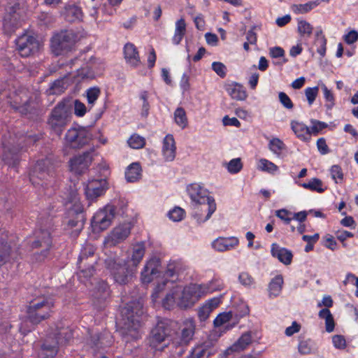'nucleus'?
Listing matches in <instances>:
<instances>
[{
	"label": "nucleus",
	"mask_w": 358,
	"mask_h": 358,
	"mask_svg": "<svg viewBox=\"0 0 358 358\" xmlns=\"http://www.w3.org/2000/svg\"><path fill=\"white\" fill-rule=\"evenodd\" d=\"M269 150L277 157H282V153L287 150V146L279 138H273L268 144Z\"/></svg>",
	"instance_id": "38"
},
{
	"label": "nucleus",
	"mask_w": 358,
	"mask_h": 358,
	"mask_svg": "<svg viewBox=\"0 0 358 358\" xmlns=\"http://www.w3.org/2000/svg\"><path fill=\"white\" fill-rule=\"evenodd\" d=\"M69 75L68 73L52 83L48 89L49 94H59L63 92L69 85Z\"/></svg>",
	"instance_id": "33"
},
{
	"label": "nucleus",
	"mask_w": 358,
	"mask_h": 358,
	"mask_svg": "<svg viewBox=\"0 0 358 358\" xmlns=\"http://www.w3.org/2000/svg\"><path fill=\"white\" fill-rule=\"evenodd\" d=\"M104 264L114 282L120 285H127L131 282L136 273V270L128 262L120 259L115 255L107 257Z\"/></svg>",
	"instance_id": "6"
},
{
	"label": "nucleus",
	"mask_w": 358,
	"mask_h": 358,
	"mask_svg": "<svg viewBox=\"0 0 358 358\" xmlns=\"http://www.w3.org/2000/svg\"><path fill=\"white\" fill-rule=\"evenodd\" d=\"M176 147L171 134H167L163 140L162 154L166 161L172 162L176 157Z\"/></svg>",
	"instance_id": "29"
},
{
	"label": "nucleus",
	"mask_w": 358,
	"mask_h": 358,
	"mask_svg": "<svg viewBox=\"0 0 358 358\" xmlns=\"http://www.w3.org/2000/svg\"><path fill=\"white\" fill-rule=\"evenodd\" d=\"M145 252V244L144 242L137 243L132 246L131 256H129L124 261L137 271V267L143 259Z\"/></svg>",
	"instance_id": "26"
},
{
	"label": "nucleus",
	"mask_w": 358,
	"mask_h": 358,
	"mask_svg": "<svg viewBox=\"0 0 358 358\" xmlns=\"http://www.w3.org/2000/svg\"><path fill=\"white\" fill-rule=\"evenodd\" d=\"M78 36L72 30H62L53 34L50 39V50L55 56L64 55L72 51Z\"/></svg>",
	"instance_id": "8"
},
{
	"label": "nucleus",
	"mask_w": 358,
	"mask_h": 358,
	"mask_svg": "<svg viewBox=\"0 0 358 358\" xmlns=\"http://www.w3.org/2000/svg\"><path fill=\"white\" fill-rule=\"evenodd\" d=\"M55 177V166L49 158L38 160L34 165L29 175V180L35 187L41 186L46 188L48 183L46 182Z\"/></svg>",
	"instance_id": "9"
},
{
	"label": "nucleus",
	"mask_w": 358,
	"mask_h": 358,
	"mask_svg": "<svg viewBox=\"0 0 358 358\" xmlns=\"http://www.w3.org/2000/svg\"><path fill=\"white\" fill-rule=\"evenodd\" d=\"M187 192L192 201V206L195 204H203L210 202L213 197L208 196L206 189L198 183H192L187 187Z\"/></svg>",
	"instance_id": "22"
},
{
	"label": "nucleus",
	"mask_w": 358,
	"mask_h": 358,
	"mask_svg": "<svg viewBox=\"0 0 358 358\" xmlns=\"http://www.w3.org/2000/svg\"><path fill=\"white\" fill-rule=\"evenodd\" d=\"M195 331V322L192 318L185 320L182 326L181 334L179 341H176V344L180 346H186L192 339Z\"/></svg>",
	"instance_id": "25"
},
{
	"label": "nucleus",
	"mask_w": 358,
	"mask_h": 358,
	"mask_svg": "<svg viewBox=\"0 0 358 358\" xmlns=\"http://www.w3.org/2000/svg\"><path fill=\"white\" fill-rule=\"evenodd\" d=\"M331 178L336 183H341L343 180V173L342 169L338 165H333L330 169Z\"/></svg>",
	"instance_id": "59"
},
{
	"label": "nucleus",
	"mask_w": 358,
	"mask_h": 358,
	"mask_svg": "<svg viewBox=\"0 0 358 358\" xmlns=\"http://www.w3.org/2000/svg\"><path fill=\"white\" fill-rule=\"evenodd\" d=\"M243 164L240 158H234L229 162L227 166V171L231 174H236L241 171Z\"/></svg>",
	"instance_id": "58"
},
{
	"label": "nucleus",
	"mask_w": 358,
	"mask_h": 358,
	"mask_svg": "<svg viewBox=\"0 0 358 358\" xmlns=\"http://www.w3.org/2000/svg\"><path fill=\"white\" fill-rule=\"evenodd\" d=\"M321 1L320 0H315V1H311L309 2H307L303 4H299L296 6V11L300 13H306L313 9L314 8L317 7L320 5Z\"/></svg>",
	"instance_id": "57"
},
{
	"label": "nucleus",
	"mask_w": 358,
	"mask_h": 358,
	"mask_svg": "<svg viewBox=\"0 0 358 358\" xmlns=\"http://www.w3.org/2000/svg\"><path fill=\"white\" fill-rule=\"evenodd\" d=\"M149 93L148 92L143 90L141 91L139 94V99L142 101V108H141V116L148 117L149 114V110L150 108V106L148 101Z\"/></svg>",
	"instance_id": "52"
},
{
	"label": "nucleus",
	"mask_w": 358,
	"mask_h": 358,
	"mask_svg": "<svg viewBox=\"0 0 358 358\" xmlns=\"http://www.w3.org/2000/svg\"><path fill=\"white\" fill-rule=\"evenodd\" d=\"M7 102L15 110L22 115H27L32 113L33 108L30 106L29 97L24 91L15 92L7 97Z\"/></svg>",
	"instance_id": "16"
},
{
	"label": "nucleus",
	"mask_w": 358,
	"mask_h": 358,
	"mask_svg": "<svg viewBox=\"0 0 358 358\" xmlns=\"http://www.w3.org/2000/svg\"><path fill=\"white\" fill-rule=\"evenodd\" d=\"M116 208L114 206L106 205L99 209L92 217L91 227L94 233H99L108 228L115 217Z\"/></svg>",
	"instance_id": "12"
},
{
	"label": "nucleus",
	"mask_w": 358,
	"mask_h": 358,
	"mask_svg": "<svg viewBox=\"0 0 358 358\" xmlns=\"http://www.w3.org/2000/svg\"><path fill=\"white\" fill-rule=\"evenodd\" d=\"M101 73L102 69H95L93 66L89 65V63L77 71V76L82 80L94 79L96 76Z\"/></svg>",
	"instance_id": "37"
},
{
	"label": "nucleus",
	"mask_w": 358,
	"mask_h": 358,
	"mask_svg": "<svg viewBox=\"0 0 358 358\" xmlns=\"http://www.w3.org/2000/svg\"><path fill=\"white\" fill-rule=\"evenodd\" d=\"M54 306V299L50 296H38L32 299L27 308V315L19 327L21 334H27L34 329L36 325L48 319Z\"/></svg>",
	"instance_id": "2"
},
{
	"label": "nucleus",
	"mask_w": 358,
	"mask_h": 358,
	"mask_svg": "<svg viewBox=\"0 0 358 358\" xmlns=\"http://www.w3.org/2000/svg\"><path fill=\"white\" fill-rule=\"evenodd\" d=\"M185 210L180 207H175L168 213V217L173 222H179L182 220Z\"/></svg>",
	"instance_id": "62"
},
{
	"label": "nucleus",
	"mask_w": 358,
	"mask_h": 358,
	"mask_svg": "<svg viewBox=\"0 0 358 358\" xmlns=\"http://www.w3.org/2000/svg\"><path fill=\"white\" fill-rule=\"evenodd\" d=\"M91 139V134L85 127H71L66 133L65 145L73 149H79L87 144Z\"/></svg>",
	"instance_id": "13"
},
{
	"label": "nucleus",
	"mask_w": 358,
	"mask_h": 358,
	"mask_svg": "<svg viewBox=\"0 0 358 358\" xmlns=\"http://www.w3.org/2000/svg\"><path fill=\"white\" fill-rule=\"evenodd\" d=\"M93 152L94 149H90L71 159L69 161L71 171L76 174H82L87 170L93 159Z\"/></svg>",
	"instance_id": "19"
},
{
	"label": "nucleus",
	"mask_w": 358,
	"mask_h": 358,
	"mask_svg": "<svg viewBox=\"0 0 358 358\" xmlns=\"http://www.w3.org/2000/svg\"><path fill=\"white\" fill-rule=\"evenodd\" d=\"M65 17L68 21H80L83 18L82 10L78 6L75 5H69L65 7Z\"/></svg>",
	"instance_id": "44"
},
{
	"label": "nucleus",
	"mask_w": 358,
	"mask_h": 358,
	"mask_svg": "<svg viewBox=\"0 0 358 358\" xmlns=\"http://www.w3.org/2000/svg\"><path fill=\"white\" fill-rule=\"evenodd\" d=\"M131 229V227L129 223L117 226L105 237L104 244L110 247L123 242L130 234Z\"/></svg>",
	"instance_id": "18"
},
{
	"label": "nucleus",
	"mask_w": 358,
	"mask_h": 358,
	"mask_svg": "<svg viewBox=\"0 0 358 358\" xmlns=\"http://www.w3.org/2000/svg\"><path fill=\"white\" fill-rule=\"evenodd\" d=\"M121 314L124 326L121 329L123 341L127 345L139 339L141 336L140 327L144 314L143 304L141 300L131 301L122 308Z\"/></svg>",
	"instance_id": "3"
},
{
	"label": "nucleus",
	"mask_w": 358,
	"mask_h": 358,
	"mask_svg": "<svg viewBox=\"0 0 358 358\" xmlns=\"http://www.w3.org/2000/svg\"><path fill=\"white\" fill-rule=\"evenodd\" d=\"M252 343L250 332L243 334L231 346L225 350L222 354V358H226L234 352L245 349Z\"/></svg>",
	"instance_id": "28"
},
{
	"label": "nucleus",
	"mask_w": 358,
	"mask_h": 358,
	"mask_svg": "<svg viewBox=\"0 0 358 358\" xmlns=\"http://www.w3.org/2000/svg\"><path fill=\"white\" fill-rule=\"evenodd\" d=\"M73 200L72 202H73V204L68 210L69 216L72 217V218L68 220L67 224L71 228L77 227L78 229L80 231L83 227L85 219L83 208L81 203L77 201L75 192L73 193Z\"/></svg>",
	"instance_id": "20"
},
{
	"label": "nucleus",
	"mask_w": 358,
	"mask_h": 358,
	"mask_svg": "<svg viewBox=\"0 0 358 358\" xmlns=\"http://www.w3.org/2000/svg\"><path fill=\"white\" fill-rule=\"evenodd\" d=\"M257 169L262 171L273 173L278 171V167L266 159H260L258 162Z\"/></svg>",
	"instance_id": "48"
},
{
	"label": "nucleus",
	"mask_w": 358,
	"mask_h": 358,
	"mask_svg": "<svg viewBox=\"0 0 358 358\" xmlns=\"http://www.w3.org/2000/svg\"><path fill=\"white\" fill-rule=\"evenodd\" d=\"M17 4H15L9 8V12L3 17V26L8 28H15L17 26L18 15L16 13V7Z\"/></svg>",
	"instance_id": "41"
},
{
	"label": "nucleus",
	"mask_w": 358,
	"mask_h": 358,
	"mask_svg": "<svg viewBox=\"0 0 358 358\" xmlns=\"http://www.w3.org/2000/svg\"><path fill=\"white\" fill-rule=\"evenodd\" d=\"M174 122L182 129L186 128L188 125V119L185 109L182 107H178L174 111Z\"/></svg>",
	"instance_id": "45"
},
{
	"label": "nucleus",
	"mask_w": 358,
	"mask_h": 358,
	"mask_svg": "<svg viewBox=\"0 0 358 358\" xmlns=\"http://www.w3.org/2000/svg\"><path fill=\"white\" fill-rule=\"evenodd\" d=\"M38 134H20L14 133L11 134H3L1 136V145L3 149L2 159L12 168L15 169L19 164L20 158L18 152L24 146L33 145L40 138Z\"/></svg>",
	"instance_id": "4"
},
{
	"label": "nucleus",
	"mask_w": 358,
	"mask_h": 358,
	"mask_svg": "<svg viewBox=\"0 0 358 358\" xmlns=\"http://www.w3.org/2000/svg\"><path fill=\"white\" fill-rule=\"evenodd\" d=\"M230 311H233V315L235 320H238L240 318L246 316L249 314L250 310L248 304L243 301H241L236 306Z\"/></svg>",
	"instance_id": "46"
},
{
	"label": "nucleus",
	"mask_w": 358,
	"mask_h": 358,
	"mask_svg": "<svg viewBox=\"0 0 358 358\" xmlns=\"http://www.w3.org/2000/svg\"><path fill=\"white\" fill-rule=\"evenodd\" d=\"M173 284V281H169L168 280H162L161 282H159L154 288L152 298L153 301H156L157 299L159 298L161 292L165 289L166 286L169 284Z\"/></svg>",
	"instance_id": "60"
},
{
	"label": "nucleus",
	"mask_w": 358,
	"mask_h": 358,
	"mask_svg": "<svg viewBox=\"0 0 358 358\" xmlns=\"http://www.w3.org/2000/svg\"><path fill=\"white\" fill-rule=\"evenodd\" d=\"M231 320H235L233 315V311L224 312L220 313L214 320L213 324L215 327H218Z\"/></svg>",
	"instance_id": "51"
},
{
	"label": "nucleus",
	"mask_w": 358,
	"mask_h": 358,
	"mask_svg": "<svg viewBox=\"0 0 358 358\" xmlns=\"http://www.w3.org/2000/svg\"><path fill=\"white\" fill-rule=\"evenodd\" d=\"M110 296V288L108 283L105 281H99L95 287L94 294V298L99 301H106Z\"/></svg>",
	"instance_id": "40"
},
{
	"label": "nucleus",
	"mask_w": 358,
	"mask_h": 358,
	"mask_svg": "<svg viewBox=\"0 0 358 358\" xmlns=\"http://www.w3.org/2000/svg\"><path fill=\"white\" fill-rule=\"evenodd\" d=\"M94 271L95 270L93 266H90L87 268L81 270L78 273V279L83 282L89 280L91 278V277L94 275Z\"/></svg>",
	"instance_id": "63"
},
{
	"label": "nucleus",
	"mask_w": 358,
	"mask_h": 358,
	"mask_svg": "<svg viewBox=\"0 0 358 358\" xmlns=\"http://www.w3.org/2000/svg\"><path fill=\"white\" fill-rule=\"evenodd\" d=\"M297 29L301 35H307L310 36L313 32L312 25L306 20H298Z\"/></svg>",
	"instance_id": "56"
},
{
	"label": "nucleus",
	"mask_w": 358,
	"mask_h": 358,
	"mask_svg": "<svg viewBox=\"0 0 358 358\" xmlns=\"http://www.w3.org/2000/svg\"><path fill=\"white\" fill-rule=\"evenodd\" d=\"M296 183L304 189L318 193H322L325 190V188L323 187L322 181L317 178H311L308 182L299 183L296 182Z\"/></svg>",
	"instance_id": "43"
},
{
	"label": "nucleus",
	"mask_w": 358,
	"mask_h": 358,
	"mask_svg": "<svg viewBox=\"0 0 358 358\" xmlns=\"http://www.w3.org/2000/svg\"><path fill=\"white\" fill-rule=\"evenodd\" d=\"M215 199H210V202L203 204L192 205V217L198 224L206 222L216 210Z\"/></svg>",
	"instance_id": "17"
},
{
	"label": "nucleus",
	"mask_w": 358,
	"mask_h": 358,
	"mask_svg": "<svg viewBox=\"0 0 358 358\" xmlns=\"http://www.w3.org/2000/svg\"><path fill=\"white\" fill-rule=\"evenodd\" d=\"M271 252L273 257L277 258L285 265L291 264L293 255L289 250L281 248L277 243H273L271 245Z\"/></svg>",
	"instance_id": "30"
},
{
	"label": "nucleus",
	"mask_w": 358,
	"mask_h": 358,
	"mask_svg": "<svg viewBox=\"0 0 358 358\" xmlns=\"http://www.w3.org/2000/svg\"><path fill=\"white\" fill-rule=\"evenodd\" d=\"M30 245L32 249L40 250L32 255V261L37 263L44 262L49 257L52 248L50 231L41 228L36 229Z\"/></svg>",
	"instance_id": "7"
},
{
	"label": "nucleus",
	"mask_w": 358,
	"mask_h": 358,
	"mask_svg": "<svg viewBox=\"0 0 358 358\" xmlns=\"http://www.w3.org/2000/svg\"><path fill=\"white\" fill-rule=\"evenodd\" d=\"M71 338V334L63 329L54 334H49L43 342L38 352L39 358H53L58 352L59 345L66 344Z\"/></svg>",
	"instance_id": "10"
},
{
	"label": "nucleus",
	"mask_w": 358,
	"mask_h": 358,
	"mask_svg": "<svg viewBox=\"0 0 358 358\" xmlns=\"http://www.w3.org/2000/svg\"><path fill=\"white\" fill-rule=\"evenodd\" d=\"M319 238L320 235L317 233L312 236L303 235L302 236V240L307 243L306 245L304 248V251L306 252H309L312 251L314 248V245L317 242Z\"/></svg>",
	"instance_id": "53"
},
{
	"label": "nucleus",
	"mask_w": 358,
	"mask_h": 358,
	"mask_svg": "<svg viewBox=\"0 0 358 358\" xmlns=\"http://www.w3.org/2000/svg\"><path fill=\"white\" fill-rule=\"evenodd\" d=\"M291 128L298 138L304 141L309 142L311 139L310 127L303 122L292 120L291 122Z\"/></svg>",
	"instance_id": "31"
},
{
	"label": "nucleus",
	"mask_w": 358,
	"mask_h": 358,
	"mask_svg": "<svg viewBox=\"0 0 358 358\" xmlns=\"http://www.w3.org/2000/svg\"><path fill=\"white\" fill-rule=\"evenodd\" d=\"M320 86L324 94V98L326 101L325 107L328 110H331L335 105L334 96L331 91L329 90L328 87L324 83H322Z\"/></svg>",
	"instance_id": "50"
},
{
	"label": "nucleus",
	"mask_w": 358,
	"mask_h": 358,
	"mask_svg": "<svg viewBox=\"0 0 358 358\" xmlns=\"http://www.w3.org/2000/svg\"><path fill=\"white\" fill-rule=\"evenodd\" d=\"M269 55L272 58H280L281 62H278V64H284L288 62L287 59L285 57V50L279 46L271 48L269 49Z\"/></svg>",
	"instance_id": "54"
},
{
	"label": "nucleus",
	"mask_w": 358,
	"mask_h": 358,
	"mask_svg": "<svg viewBox=\"0 0 358 358\" xmlns=\"http://www.w3.org/2000/svg\"><path fill=\"white\" fill-rule=\"evenodd\" d=\"M73 101L71 99H63L52 109L47 124L49 128L58 136H60L65 127L70 122Z\"/></svg>",
	"instance_id": "5"
},
{
	"label": "nucleus",
	"mask_w": 358,
	"mask_h": 358,
	"mask_svg": "<svg viewBox=\"0 0 358 358\" xmlns=\"http://www.w3.org/2000/svg\"><path fill=\"white\" fill-rule=\"evenodd\" d=\"M186 33V23L183 18H180L176 22L174 34L172 37L173 44L179 45Z\"/></svg>",
	"instance_id": "39"
},
{
	"label": "nucleus",
	"mask_w": 358,
	"mask_h": 358,
	"mask_svg": "<svg viewBox=\"0 0 358 358\" xmlns=\"http://www.w3.org/2000/svg\"><path fill=\"white\" fill-rule=\"evenodd\" d=\"M238 243L239 241L235 236L219 237L212 243V247L218 252H224L234 248Z\"/></svg>",
	"instance_id": "27"
},
{
	"label": "nucleus",
	"mask_w": 358,
	"mask_h": 358,
	"mask_svg": "<svg viewBox=\"0 0 358 358\" xmlns=\"http://www.w3.org/2000/svg\"><path fill=\"white\" fill-rule=\"evenodd\" d=\"M173 284V281H169L168 280H162L161 282H159L154 288L152 298L153 301H156L157 299L159 298L161 292L165 289L166 286L169 284Z\"/></svg>",
	"instance_id": "61"
},
{
	"label": "nucleus",
	"mask_w": 358,
	"mask_h": 358,
	"mask_svg": "<svg viewBox=\"0 0 358 358\" xmlns=\"http://www.w3.org/2000/svg\"><path fill=\"white\" fill-rule=\"evenodd\" d=\"M141 176L140 164L134 162L131 164L125 171V178L129 182H134L138 180Z\"/></svg>",
	"instance_id": "36"
},
{
	"label": "nucleus",
	"mask_w": 358,
	"mask_h": 358,
	"mask_svg": "<svg viewBox=\"0 0 358 358\" xmlns=\"http://www.w3.org/2000/svg\"><path fill=\"white\" fill-rule=\"evenodd\" d=\"M319 91L317 86L313 87H307L305 90V95L307 99L308 103L311 106L315 101Z\"/></svg>",
	"instance_id": "64"
},
{
	"label": "nucleus",
	"mask_w": 358,
	"mask_h": 358,
	"mask_svg": "<svg viewBox=\"0 0 358 358\" xmlns=\"http://www.w3.org/2000/svg\"><path fill=\"white\" fill-rule=\"evenodd\" d=\"M87 103L92 108L101 95V90L98 87H92L85 92Z\"/></svg>",
	"instance_id": "49"
},
{
	"label": "nucleus",
	"mask_w": 358,
	"mask_h": 358,
	"mask_svg": "<svg viewBox=\"0 0 358 358\" xmlns=\"http://www.w3.org/2000/svg\"><path fill=\"white\" fill-rule=\"evenodd\" d=\"M190 352L197 358H209L217 352V348L211 340H206L196 344Z\"/></svg>",
	"instance_id": "24"
},
{
	"label": "nucleus",
	"mask_w": 358,
	"mask_h": 358,
	"mask_svg": "<svg viewBox=\"0 0 358 358\" xmlns=\"http://www.w3.org/2000/svg\"><path fill=\"white\" fill-rule=\"evenodd\" d=\"M226 90L233 99L237 101H244L248 96L244 87L237 83L228 85Z\"/></svg>",
	"instance_id": "34"
},
{
	"label": "nucleus",
	"mask_w": 358,
	"mask_h": 358,
	"mask_svg": "<svg viewBox=\"0 0 358 358\" xmlns=\"http://www.w3.org/2000/svg\"><path fill=\"white\" fill-rule=\"evenodd\" d=\"M283 284L284 280L282 275L279 274L273 278L268 284V296L270 298L278 296L282 292Z\"/></svg>",
	"instance_id": "35"
},
{
	"label": "nucleus",
	"mask_w": 358,
	"mask_h": 358,
	"mask_svg": "<svg viewBox=\"0 0 358 358\" xmlns=\"http://www.w3.org/2000/svg\"><path fill=\"white\" fill-rule=\"evenodd\" d=\"M124 59L127 64L133 67L138 66L141 63L138 52L135 45L131 43L124 47Z\"/></svg>",
	"instance_id": "32"
},
{
	"label": "nucleus",
	"mask_w": 358,
	"mask_h": 358,
	"mask_svg": "<svg viewBox=\"0 0 358 358\" xmlns=\"http://www.w3.org/2000/svg\"><path fill=\"white\" fill-rule=\"evenodd\" d=\"M16 50L22 57H28L38 53L41 43L33 35L23 34L15 39Z\"/></svg>",
	"instance_id": "14"
},
{
	"label": "nucleus",
	"mask_w": 358,
	"mask_h": 358,
	"mask_svg": "<svg viewBox=\"0 0 358 358\" xmlns=\"http://www.w3.org/2000/svg\"><path fill=\"white\" fill-rule=\"evenodd\" d=\"M171 322L167 320L159 321L150 332V346L156 350H162L167 345L166 341L171 335Z\"/></svg>",
	"instance_id": "11"
},
{
	"label": "nucleus",
	"mask_w": 358,
	"mask_h": 358,
	"mask_svg": "<svg viewBox=\"0 0 358 358\" xmlns=\"http://www.w3.org/2000/svg\"><path fill=\"white\" fill-rule=\"evenodd\" d=\"M108 188V182L106 179L90 180L85 188L86 197L89 201H94L103 195Z\"/></svg>",
	"instance_id": "21"
},
{
	"label": "nucleus",
	"mask_w": 358,
	"mask_h": 358,
	"mask_svg": "<svg viewBox=\"0 0 358 358\" xmlns=\"http://www.w3.org/2000/svg\"><path fill=\"white\" fill-rule=\"evenodd\" d=\"M11 246L5 238H0V266L10 260Z\"/></svg>",
	"instance_id": "42"
},
{
	"label": "nucleus",
	"mask_w": 358,
	"mask_h": 358,
	"mask_svg": "<svg viewBox=\"0 0 358 358\" xmlns=\"http://www.w3.org/2000/svg\"><path fill=\"white\" fill-rule=\"evenodd\" d=\"M127 143L131 148L140 149L145 145V140L138 134H134L128 139Z\"/></svg>",
	"instance_id": "55"
},
{
	"label": "nucleus",
	"mask_w": 358,
	"mask_h": 358,
	"mask_svg": "<svg viewBox=\"0 0 358 358\" xmlns=\"http://www.w3.org/2000/svg\"><path fill=\"white\" fill-rule=\"evenodd\" d=\"M113 342L112 334L107 331L101 333H94L90 335L87 340V345L95 355L102 352L109 348Z\"/></svg>",
	"instance_id": "15"
},
{
	"label": "nucleus",
	"mask_w": 358,
	"mask_h": 358,
	"mask_svg": "<svg viewBox=\"0 0 358 358\" xmlns=\"http://www.w3.org/2000/svg\"><path fill=\"white\" fill-rule=\"evenodd\" d=\"M160 265V259L157 257H152L147 260L141 272V278L143 283H150L158 275Z\"/></svg>",
	"instance_id": "23"
},
{
	"label": "nucleus",
	"mask_w": 358,
	"mask_h": 358,
	"mask_svg": "<svg viewBox=\"0 0 358 358\" xmlns=\"http://www.w3.org/2000/svg\"><path fill=\"white\" fill-rule=\"evenodd\" d=\"M203 287L197 284H190L185 287L180 285L173 287L162 300V306L166 309H172L176 306L181 309H187L194 305L202 294L215 292L218 287Z\"/></svg>",
	"instance_id": "1"
},
{
	"label": "nucleus",
	"mask_w": 358,
	"mask_h": 358,
	"mask_svg": "<svg viewBox=\"0 0 358 358\" xmlns=\"http://www.w3.org/2000/svg\"><path fill=\"white\" fill-rule=\"evenodd\" d=\"M182 268V264L179 262H172L167 265L165 271V276L167 278H174L178 276Z\"/></svg>",
	"instance_id": "47"
}]
</instances>
